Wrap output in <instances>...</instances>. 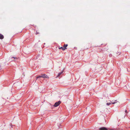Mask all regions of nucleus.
<instances>
[{"label": "nucleus", "mask_w": 130, "mask_h": 130, "mask_svg": "<svg viewBox=\"0 0 130 130\" xmlns=\"http://www.w3.org/2000/svg\"><path fill=\"white\" fill-rule=\"evenodd\" d=\"M39 77H43L44 78H48V76L46 74H42L41 75V76H39L37 77L36 78L37 79Z\"/></svg>", "instance_id": "nucleus-1"}, {"label": "nucleus", "mask_w": 130, "mask_h": 130, "mask_svg": "<svg viewBox=\"0 0 130 130\" xmlns=\"http://www.w3.org/2000/svg\"><path fill=\"white\" fill-rule=\"evenodd\" d=\"M61 102L59 101L58 102H57L54 104V106L55 107L58 106L61 103Z\"/></svg>", "instance_id": "nucleus-2"}, {"label": "nucleus", "mask_w": 130, "mask_h": 130, "mask_svg": "<svg viewBox=\"0 0 130 130\" xmlns=\"http://www.w3.org/2000/svg\"><path fill=\"white\" fill-rule=\"evenodd\" d=\"M99 130H107V129L106 127H102L99 128Z\"/></svg>", "instance_id": "nucleus-3"}, {"label": "nucleus", "mask_w": 130, "mask_h": 130, "mask_svg": "<svg viewBox=\"0 0 130 130\" xmlns=\"http://www.w3.org/2000/svg\"><path fill=\"white\" fill-rule=\"evenodd\" d=\"M116 102H112V103H107L106 104L108 106L110 105L111 104H114Z\"/></svg>", "instance_id": "nucleus-4"}, {"label": "nucleus", "mask_w": 130, "mask_h": 130, "mask_svg": "<svg viewBox=\"0 0 130 130\" xmlns=\"http://www.w3.org/2000/svg\"><path fill=\"white\" fill-rule=\"evenodd\" d=\"M58 48L59 49H62L63 51L65 49H67L66 48H64L62 47H59Z\"/></svg>", "instance_id": "nucleus-5"}, {"label": "nucleus", "mask_w": 130, "mask_h": 130, "mask_svg": "<svg viewBox=\"0 0 130 130\" xmlns=\"http://www.w3.org/2000/svg\"><path fill=\"white\" fill-rule=\"evenodd\" d=\"M4 38V37L2 35L0 34V39H3Z\"/></svg>", "instance_id": "nucleus-6"}, {"label": "nucleus", "mask_w": 130, "mask_h": 130, "mask_svg": "<svg viewBox=\"0 0 130 130\" xmlns=\"http://www.w3.org/2000/svg\"><path fill=\"white\" fill-rule=\"evenodd\" d=\"M68 46V45L67 44H64L63 46V47L64 48H66V47L67 46Z\"/></svg>", "instance_id": "nucleus-7"}, {"label": "nucleus", "mask_w": 130, "mask_h": 130, "mask_svg": "<svg viewBox=\"0 0 130 130\" xmlns=\"http://www.w3.org/2000/svg\"><path fill=\"white\" fill-rule=\"evenodd\" d=\"M12 59H13L17 60L18 59V58L16 57H12Z\"/></svg>", "instance_id": "nucleus-8"}, {"label": "nucleus", "mask_w": 130, "mask_h": 130, "mask_svg": "<svg viewBox=\"0 0 130 130\" xmlns=\"http://www.w3.org/2000/svg\"><path fill=\"white\" fill-rule=\"evenodd\" d=\"M10 61H13L14 60V59H12V57L10 59Z\"/></svg>", "instance_id": "nucleus-9"}, {"label": "nucleus", "mask_w": 130, "mask_h": 130, "mask_svg": "<svg viewBox=\"0 0 130 130\" xmlns=\"http://www.w3.org/2000/svg\"><path fill=\"white\" fill-rule=\"evenodd\" d=\"M39 31L38 30H36V34H39Z\"/></svg>", "instance_id": "nucleus-10"}, {"label": "nucleus", "mask_w": 130, "mask_h": 130, "mask_svg": "<svg viewBox=\"0 0 130 130\" xmlns=\"http://www.w3.org/2000/svg\"><path fill=\"white\" fill-rule=\"evenodd\" d=\"M63 72H61V73H59L58 74V76H59L60 75L62 74V73Z\"/></svg>", "instance_id": "nucleus-11"}, {"label": "nucleus", "mask_w": 130, "mask_h": 130, "mask_svg": "<svg viewBox=\"0 0 130 130\" xmlns=\"http://www.w3.org/2000/svg\"><path fill=\"white\" fill-rule=\"evenodd\" d=\"M125 112L126 113H127V110H126L125 111Z\"/></svg>", "instance_id": "nucleus-12"}]
</instances>
